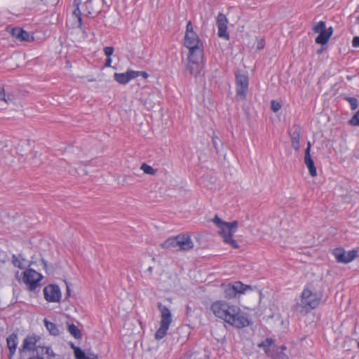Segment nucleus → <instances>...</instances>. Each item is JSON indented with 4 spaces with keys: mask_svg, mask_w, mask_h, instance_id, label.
I'll return each mask as SVG.
<instances>
[{
    "mask_svg": "<svg viewBox=\"0 0 359 359\" xmlns=\"http://www.w3.org/2000/svg\"><path fill=\"white\" fill-rule=\"evenodd\" d=\"M210 309L216 318L236 328H243L250 324L249 315L231 302L217 300L211 304Z\"/></svg>",
    "mask_w": 359,
    "mask_h": 359,
    "instance_id": "f257e3e1",
    "label": "nucleus"
},
{
    "mask_svg": "<svg viewBox=\"0 0 359 359\" xmlns=\"http://www.w3.org/2000/svg\"><path fill=\"white\" fill-rule=\"evenodd\" d=\"M322 297V292L316 291L311 284H307L301 293L300 299L297 302V310L308 313L319 306Z\"/></svg>",
    "mask_w": 359,
    "mask_h": 359,
    "instance_id": "f03ea898",
    "label": "nucleus"
},
{
    "mask_svg": "<svg viewBox=\"0 0 359 359\" xmlns=\"http://www.w3.org/2000/svg\"><path fill=\"white\" fill-rule=\"evenodd\" d=\"M213 223L219 228V233L222 236L224 243L229 245L234 249L239 248L238 243L232 236L237 231L238 224L237 221L226 222L215 215L212 219Z\"/></svg>",
    "mask_w": 359,
    "mask_h": 359,
    "instance_id": "7ed1b4c3",
    "label": "nucleus"
},
{
    "mask_svg": "<svg viewBox=\"0 0 359 359\" xmlns=\"http://www.w3.org/2000/svg\"><path fill=\"white\" fill-rule=\"evenodd\" d=\"M184 44L189 49V53H196L198 55L203 53V43L194 30L193 24H187Z\"/></svg>",
    "mask_w": 359,
    "mask_h": 359,
    "instance_id": "20e7f679",
    "label": "nucleus"
},
{
    "mask_svg": "<svg viewBox=\"0 0 359 359\" xmlns=\"http://www.w3.org/2000/svg\"><path fill=\"white\" fill-rule=\"evenodd\" d=\"M157 307L161 313V321L160 327L155 333V339L160 340L167 334V332L172 321V318L171 312L167 306L159 302L158 303Z\"/></svg>",
    "mask_w": 359,
    "mask_h": 359,
    "instance_id": "39448f33",
    "label": "nucleus"
},
{
    "mask_svg": "<svg viewBox=\"0 0 359 359\" xmlns=\"http://www.w3.org/2000/svg\"><path fill=\"white\" fill-rule=\"evenodd\" d=\"M249 86V78L248 74L242 71L236 73V91L238 100L245 99Z\"/></svg>",
    "mask_w": 359,
    "mask_h": 359,
    "instance_id": "423d86ee",
    "label": "nucleus"
},
{
    "mask_svg": "<svg viewBox=\"0 0 359 359\" xmlns=\"http://www.w3.org/2000/svg\"><path fill=\"white\" fill-rule=\"evenodd\" d=\"M42 279V274L32 269H27L23 272L22 281L30 291L39 287Z\"/></svg>",
    "mask_w": 359,
    "mask_h": 359,
    "instance_id": "0eeeda50",
    "label": "nucleus"
},
{
    "mask_svg": "<svg viewBox=\"0 0 359 359\" xmlns=\"http://www.w3.org/2000/svg\"><path fill=\"white\" fill-rule=\"evenodd\" d=\"M203 56V53H201L200 55H196V53H189L186 70L189 72L190 74L196 77L200 74L202 69L201 62Z\"/></svg>",
    "mask_w": 359,
    "mask_h": 359,
    "instance_id": "6e6552de",
    "label": "nucleus"
},
{
    "mask_svg": "<svg viewBox=\"0 0 359 359\" xmlns=\"http://www.w3.org/2000/svg\"><path fill=\"white\" fill-rule=\"evenodd\" d=\"M313 31L318 34L315 42L320 45L327 44L333 33L332 27L327 28L325 24H316L313 27Z\"/></svg>",
    "mask_w": 359,
    "mask_h": 359,
    "instance_id": "1a4fd4ad",
    "label": "nucleus"
},
{
    "mask_svg": "<svg viewBox=\"0 0 359 359\" xmlns=\"http://www.w3.org/2000/svg\"><path fill=\"white\" fill-rule=\"evenodd\" d=\"M333 255L337 262L348 264L358 256V251L353 249L346 252L344 248H338L333 250Z\"/></svg>",
    "mask_w": 359,
    "mask_h": 359,
    "instance_id": "9d476101",
    "label": "nucleus"
},
{
    "mask_svg": "<svg viewBox=\"0 0 359 359\" xmlns=\"http://www.w3.org/2000/svg\"><path fill=\"white\" fill-rule=\"evenodd\" d=\"M248 289H251L250 285H244L240 281H236L226 285L224 294L226 298L232 299L236 297L238 294H243Z\"/></svg>",
    "mask_w": 359,
    "mask_h": 359,
    "instance_id": "9b49d317",
    "label": "nucleus"
},
{
    "mask_svg": "<svg viewBox=\"0 0 359 359\" xmlns=\"http://www.w3.org/2000/svg\"><path fill=\"white\" fill-rule=\"evenodd\" d=\"M6 29L18 41L30 42L34 41L33 35L21 27L8 26Z\"/></svg>",
    "mask_w": 359,
    "mask_h": 359,
    "instance_id": "f8f14e48",
    "label": "nucleus"
},
{
    "mask_svg": "<svg viewBox=\"0 0 359 359\" xmlns=\"http://www.w3.org/2000/svg\"><path fill=\"white\" fill-rule=\"evenodd\" d=\"M46 300L48 302H59L61 299V291L56 285H49L43 289Z\"/></svg>",
    "mask_w": 359,
    "mask_h": 359,
    "instance_id": "ddd939ff",
    "label": "nucleus"
},
{
    "mask_svg": "<svg viewBox=\"0 0 359 359\" xmlns=\"http://www.w3.org/2000/svg\"><path fill=\"white\" fill-rule=\"evenodd\" d=\"M311 142L309 141L307 142V147L305 149L304 152V161L306 168L309 170V174L311 177H316L317 175V170L314 164V161L311 156Z\"/></svg>",
    "mask_w": 359,
    "mask_h": 359,
    "instance_id": "4468645a",
    "label": "nucleus"
},
{
    "mask_svg": "<svg viewBox=\"0 0 359 359\" xmlns=\"http://www.w3.org/2000/svg\"><path fill=\"white\" fill-rule=\"evenodd\" d=\"M177 248L181 250H188L194 247V243L188 235H178L177 236Z\"/></svg>",
    "mask_w": 359,
    "mask_h": 359,
    "instance_id": "2eb2a0df",
    "label": "nucleus"
},
{
    "mask_svg": "<svg viewBox=\"0 0 359 359\" xmlns=\"http://www.w3.org/2000/svg\"><path fill=\"white\" fill-rule=\"evenodd\" d=\"M134 70H128L125 73H115L114 74V80L122 85H126L131 80L134 79Z\"/></svg>",
    "mask_w": 359,
    "mask_h": 359,
    "instance_id": "dca6fc26",
    "label": "nucleus"
},
{
    "mask_svg": "<svg viewBox=\"0 0 359 359\" xmlns=\"http://www.w3.org/2000/svg\"><path fill=\"white\" fill-rule=\"evenodd\" d=\"M7 346L9 349L8 359H12L14 355L18 344V334L15 333L11 334L6 339Z\"/></svg>",
    "mask_w": 359,
    "mask_h": 359,
    "instance_id": "f3484780",
    "label": "nucleus"
},
{
    "mask_svg": "<svg viewBox=\"0 0 359 359\" xmlns=\"http://www.w3.org/2000/svg\"><path fill=\"white\" fill-rule=\"evenodd\" d=\"M258 347L263 348L267 356L271 358V355H272V352L276 348L275 341L271 338H266L258 344Z\"/></svg>",
    "mask_w": 359,
    "mask_h": 359,
    "instance_id": "a211bd4d",
    "label": "nucleus"
},
{
    "mask_svg": "<svg viewBox=\"0 0 359 359\" xmlns=\"http://www.w3.org/2000/svg\"><path fill=\"white\" fill-rule=\"evenodd\" d=\"M291 144L292 148L297 151L299 149V139H300V128L299 126H294L291 130L290 133Z\"/></svg>",
    "mask_w": 359,
    "mask_h": 359,
    "instance_id": "6ab92c4d",
    "label": "nucleus"
},
{
    "mask_svg": "<svg viewBox=\"0 0 359 359\" xmlns=\"http://www.w3.org/2000/svg\"><path fill=\"white\" fill-rule=\"evenodd\" d=\"M37 341L38 337L36 336H27L24 339L22 347L20 349V351H25L34 350Z\"/></svg>",
    "mask_w": 359,
    "mask_h": 359,
    "instance_id": "aec40b11",
    "label": "nucleus"
},
{
    "mask_svg": "<svg viewBox=\"0 0 359 359\" xmlns=\"http://www.w3.org/2000/svg\"><path fill=\"white\" fill-rule=\"evenodd\" d=\"M287 349L285 345H282L280 347L274 348L271 358L272 359H288V355L284 353V351Z\"/></svg>",
    "mask_w": 359,
    "mask_h": 359,
    "instance_id": "412c9836",
    "label": "nucleus"
},
{
    "mask_svg": "<svg viewBox=\"0 0 359 359\" xmlns=\"http://www.w3.org/2000/svg\"><path fill=\"white\" fill-rule=\"evenodd\" d=\"M81 3V0H74V6H75L74 10L72 12V18L76 22H82L84 15L81 13L79 5Z\"/></svg>",
    "mask_w": 359,
    "mask_h": 359,
    "instance_id": "4be33fe9",
    "label": "nucleus"
},
{
    "mask_svg": "<svg viewBox=\"0 0 359 359\" xmlns=\"http://www.w3.org/2000/svg\"><path fill=\"white\" fill-rule=\"evenodd\" d=\"M43 323L47 330L51 335L57 336L60 334V330L56 324L50 322L47 318L43 320Z\"/></svg>",
    "mask_w": 359,
    "mask_h": 359,
    "instance_id": "5701e85b",
    "label": "nucleus"
},
{
    "mask_svg": "<svg viewBox=\"0 0 359 359\" xmlns=\"http://www.w3.org/2000/svg\"><path fill=\"white\" fill-rule=\"evenodd\" d=\"M25 259L22 257V255H13L12 256V263L15 266L20 269H23L25 268Z\"/></svg>",
    "mask_w": 359,
    "mask_h": 359,
    "instance_id": "b1692460",
    "label": "nucleus"
},
{
    "mask_svg": "<svg viewBox=\"0 0 359 359\" xmlns=\"http://www.w3.org/2000/svg\"><path fill=\"white\" fill-rule=\"evenodd\" d=\"M0 100L6 103H11L13 101V96L12 95H6L3 86H0Z\"/></svg>",
    "mask_w": 359,
    "mask_h": 359,
    "instance_id": "393cba45",
    "label": "nucleus"
},
{
    "mask_svg": "<svg viewBox=\"0 0 359 359\" xmlns=\"http://www.w3.org/2000/svg\"><path fill=\"white\" fill-rule=\"evenodd\" d=\"M161 246L163 248H177V236H175V237H170V238H168L166 241H165L161 244Z\"/></svg>",
    "mask_w": 359,
    "mask_h": 359,
    "instance_id": "a878e982",
    "label": "nucleus"
},
{
    "mask_svg": "<svg viewBox=\"0 0 359 359\" xmlns=\"http://www.w3.org/2000/svg\"><path fill=\"white\" fill-rule=\"evenodd\" d=\"M218 36L225 39H229V36L227 32V24H218Z\"/></svg>",
    "mask_w": 359,
    "mask_h": 359,
    "instance_id": "bb28decb",
    "label": "nucleus"
},
{
    "mask_svg": "<svg viewBox=\"0 0 359 359\" xmlns=\"http://www.w3.org/2000/svg\"><path fill=\"white\" fill-rule=\"evenodd\" d=\"M68 331L75 339H78L81 337V331L74 324H71L69 325Z\"/></svg>",
    "mask_w": 359,
    "mask_h": 359,
    "instance_id": "cd10ccee",
    "label": "nucleus"
},
{
    "mask_svg": "<svg viewBox=\"0 0 359 359\" xmlns=\"http://www.w3.org/2000/svg\"><path fill=\"white\" fill-rule=\"evenodd\" d=\"M76 359H90L86 356L84 351L79 347L73 346Z\"/></svg>",
    "mask_w": 359,
    "mask_h": 359,
    "instance_id": "c85d7f7f",
    "label": "nucleus"
},
{
    "mask_svg": "<svg viewBox=\"0 0 359 359\" xmlns=\"http://www.w3.org/2000/svg\"><path fill=\"white\" fill-rule=\"evenodd\" d=\"M344 100H346L351 106V109L352 110H355L358 107V100L355 97H345Z\"/></svg>",
    "mask_w": 359,
    "mask_h": 359,
    "instance_id": "c756f323",
    "label": "nucleus"
},
{
    "mask_svg": "<svg viewBox=\"0 0 359 359\" xmlns=\"http://www.w3.org/2000/svg\"><path fill=\"white\" fill-rule=\"evenodd\" d=\"M141 170L144 173L148 175H154L156 173V170H154L151 166L147 165V163H143L141 165Z\"/></svg>",
    "mask_w": 359,
    "mask_h": 359,
    "instance_id": "7c9ffc66",
    "label": "nucleus"
},
{
    "mask_svg": "<svg viewBox=\"0 0 359 359\" xmlns=\"http://www.w3.org/2000/svg\"><path fill=\"white\" fill-rule=\"evenodd\" d=\"M351 126H359V110L348 121Z\"/></svg>",
    "mask_w": 359,
    "mask_h": 359,
    "instance_id": "2f4dec72",
    "label": "nucleus"
},
{
    "mask_svg": "<svg viewBox=\"0 0 359 359\" xmlns=\"http://www.w3.org/2000/svg\"><path fill=\"white\" fill-rule=\"evenodd\" d=\"M271 108L272 111L274 112L278 111L281 108V104L279 102H277L276 100H272L271 102Z\"/></svg>",
    "mask_w": 359,
    "mask_h": 359,
    "instance_id": "473e14b6",
    "label": "nucleus"
},
{
    "mask_svg": "<svg viewBox=\"0 0 359 359\" xmlns=\"http://www.w3.org/2000/svg\"><path fill=\"white\" fill-rule=\"evenodd\" d=\"M104 53L107 57H111L114 53V48L111 46H107L104 48Z\"/></svg>",
    "mask_w": 359,
    "mask_h": 359,
    "instance_id": "72a5a7b5",
    "label": "nucleus"
},
{
    "mask_svg": "<svg viewBox=\"0 0 359 359\" xmlns=\"http://www.w3.org/2000/svg\"><path fill=\"white\" fill-rule=\"evenodd\" d=\"M135 74H134V79L137 78L139 76H142L144 79H147L149 75L146 72L143 71H134Z\"/></svg>",
    "mask_w": 359,
    "mask_h": 359,
    "instance_id": "f704fd0d",
    "label": "nucleus"
},
{
    "mask_svg": "<svg viewBox=\"0 0 359 359\" xmlns=\"http://www.w3.org/2000/svg\"><path fill=\"white\" fill-rule=\"evenodd\" d=\"M46 354L50 359L55 358V353L50 347H46Z\"/></svg>",
    "mask_w": 359,
    "mask_h": 359,
    "instance_id": "c9c22d12",
    "label": "nucleus"
},
{
    "mask_svg": "<svg viewBox=\"0 0 359 359\" xmlns=\"http://www.w3.org/2000/svg\"><path fill=\"white\" fill-rule=\"evenodd\" d=\"M228 19L225 15L219 13L217 18V22H227Z\"/></svg>",
    "mask_w": 359,
    "mask_h": 359,
    "instance_id": "e433bc0d",
    "label": "nucleus"
},
{
    "mask_svg": "<svg viewBox=\"0 0 359 359\" xmlns=\"http://www.w3.org/2000/svg\"><path fill=\"white\" fill-rule=\"evenodd\" d=\"M352 46L354 48L359 47V36H355L352 41Z\"/></svg>",
    "mask_w": 359,
    "mask_h": 359,
    "instance_id": "4c0bfd02",
    "label": "nucleus"
},
{
    "mask_svg": "<svg viewBox=\"0 0 359 359\" xmlns=\"http://www.w3.org/2000/svg\"><path fill=\"white\" fill-rule=\"evenodd\" d=\"M264 46H265L264 41L263 40H260L257 42V48L259 50H262L264 48Z\"/></svg>",
    "mask_w": 359,
    "mask_h": 359,
    "instance_id": "58836bf2",
    "label": "nucleus"
},
{
    "mask_svg": "<svg viewBox=\"0 0 359 359\" xmlns=\"http://www.w3.org/2000/svg\"><path fill=\"white\" fill-rule=\"evenodd\" d=\"M217 137H212L213 146L215 148V149L217 151L218 150V144H217Z\"/></svg>",
    "mask_w": 359,
    "mask_h": 359,
    "instance_id": "ea45409f",
    "label": "nucleus"
},
{
    "mask_svg": "<svg viewBox=\"0 0 359 359\" xmlns=\"http://www.w3.org/2000/svg\"><path fill=\"white\" fill-rule=\"evenodd\" d=\"M111 57H107L106 62H105V66L106 67H111Z\"/></svg>",
    "mask_w": 359,
    "mask_h": 359,
    "instance_id": "a19ab883",
    "label": "nucleus"
},
{
    "mask_svg": "<svg viewBox=\"0 0 359 359\" xmlns=\"http://www.w3.org/2000/svg\"><path fill=\"white\" fill-rule=\"evenodd\" d=\"M45 4H53L54 1L52 0H41Z\"/></svg>",
    "mask_w": 359,
    "mask_h": 359,
    "instance_id": "79ce46f5",
    "label": "nucleus"
},
{
    "mask_svg": "<svg viewBox=\"0 0 359 359\" xmlns=\"http://www.w3.org/2000/svg\"><path fill=\"white\" fill-rule=\"evenodd\" d=\"M353 18H355L357 20H359V14L358 13V12H355V13L353 14Z\"/></svg>",
    "mask_w": 359,
    "mask_h": 359,
    "instance_id": "37998d69",
    "label": "nucleus"
},
{
    "mask_svg": "<svg viewBox=\"0 0 359 359\" xmlns=\"http://www.w3.org/2000/svg\"><path fill=\"white\" fill-rule=\"evenodd\" d=\"M41 262L43 263V268L46 269V267H47V262L45 259H42Z\"/></svg>",
    "mask_w": 359,
    "mask_h": 359,
    "instance_id": "c03bdc74",
    "label": "nucleus"
},
{
    "mask_svg": "<svg viewBox=\"0 0 359 359\" xmlns=\"http://www.w3.org/2000/svg\"><path fill=\"white\" fill-rule=\"evenodd\" d=\"M29 359H43V358L39 357V356H36V357L30 358Z\"/></svg>",
    "mask_w": 359,
    "mask_h": 359,
    "instance_id": "a18cd8bd",
    "label": "nucleus"
},
{
    "mask_svg": "<svg viewBox=\"0 0 359 359\" xmlns=\"http://www.w3.org/2000/svg\"><path fill=\"white\" fill-rule=\"evenodd\" d=\"M83 24H81V23L78 24V28H79V29H82V28H83Z\"/></svg>",
    "mask_w": 359,
    "mask_h": 359,
    "instance_id": "49530a36",
    "label": "nucleus"
},
{
    "mask_svg": "<svg viewBox=\"0 0 359 359\" xmlns=\"http://www.w3.org/2000/svg\"><path fill=\"white\" fill-rule=\"evenodd\" d=\"M18 277H19V271H17L16 273H15V278L17 279H18Z\"/></svg>",
    "mask_w": 359,
    "mask_h": 359,
    "instance_id": "de8ad7c7",
    "label": "nucleus"
},
{
    "mask_svg": "<svg viewBox=\"0 0 359 359\" xmlns=\"http://www.w3.org/2000/svg\"><path fill=\"white\" fill-rule=\"evenodd\" d=\"M318 22L321 23V22H324L323 20H319Z\"/></svg>",
    "mask_w": 359,
    "mask_h": 359,
    "instance_id": "09e8293b",
    "label": "nucleus"
},
{
    "mask_svg": "<svg viewBox=\"0 0 359 359\" xmlns=\"http://www.w3.org/2000/svg\"><path fill=\"white\" fill-rule=\"evenodd\" d=\"M90 1H88H88H86V4H88V3H90Z\"/></svg>",
    "mask_w": 359,
    "mask_h": 359,
    "instance_id": "8fccbe9b",
    "label": "nucleus"
},
{
    "mask_svg": "<svg viewBox=\"0 0 359 359\" xmlns=\"http://www.w3.org/2000/svg\"><path fill=\"white\" fill-rule=\"evenodd\" d=\"M358 347H359V341H358Z\"/></svg>",
    "mask_w": 359,
    "mask_h": 359,
    "instance_id": "3c124183",
    "label": "nucleus"
}]
</instances>
